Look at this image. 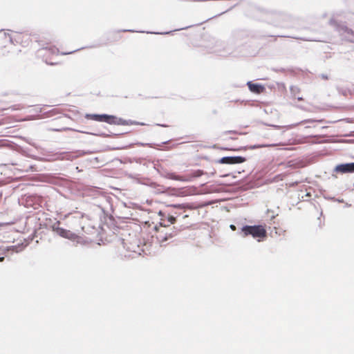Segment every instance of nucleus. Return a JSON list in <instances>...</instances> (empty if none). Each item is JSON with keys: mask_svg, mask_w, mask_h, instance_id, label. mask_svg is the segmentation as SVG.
I'll use <instances>...</instances> for the list:
<instances>
[{"mask_svg": "<svg viewBox=\"0 0 354 354\" xmlns=\"http://www.w3.org/2000/svg\"><path fill=\"white\" fill-rule=\"evenodd\" d=\"M58 51L55 46H46L39 48L37 51V55L41 57L47 64L54 65L55 63L50 62V60L53 56L57 55Z\"/></svg>", "mask_w": 354, "mask_h": 354, "instance_id": "3", "label": "nucleus"}, {"mask_svg": "<svg viewBox=\"0 0 354 354\" xmlns=\"http://www.w3.org/2000/svg\"><path fill=\"white\" fill-rule=\"evenodd\" d=\"M274 71L276 72H284L286 71L285 68H274L273 69Z\"/></svg>", "mask_w": 354, "mask_h": 354, "instance_id": "29", "label": "nucleus"}, {"mask_svg": "<svg viewBox=\"0 0 354 354\" xmlns=\"http://www.w3.org/2000/svg\"><path fill=\"white\" fill-rule=\"evenodd\" d=\"M321 142H318V141H313V142H311L312 144H317V143H320Z\"/></svg>", "mask_w": 354, "mask_h": 354, "instance_id": "40", "label": "nucleus"}, {"mask_svg": "<svg viewBox=\"0 0 354 354\" xmlns=\"http://www.w3.org/2000/svg\"><path fill=\"white\" fill-rule=\"evenodd\" d=\"M224 134H227V133H234V134H236V131H226L223 133Z\"/></svg>", "mask_w": 354, "mask_h": 354, "instance_id": "32", "label": "nucleus"}, {"mask_svg": "<svg viewBox=\"0 0 354 354\" xmlns=\"http://www.w3.org/2000/svg\"><path fill=\"white\" fill-rule=\"evenodd\" d=\"M56 156L55 159H59V160H70L71 158L72 155L69 153L64 152L60 153H56L55 154Z\"/></svg>", "mask_w": 354, "mask_h": 354, "instance_id": "18", "label": "nucleus"}, {"mask_svg": "<svg viewBox=\"0 0 354 354\" xmlns=\"http://www.w3.org/2000/svg\"><path fill=\"white\" fill-rule=\"evenodd\" d=\"M230 229H231L232 230H233V231L236 230V226H235L234 225H232H232H230Z\"/></svg>", "mask_w": 354, "mask_h": 354, "instance_id": "33", "label": "nucleus"}, {"mask_svg": "<svg viewBox=\"0 0 354 354\" xmlns=\"http://www.w3.org/2000/svg\"><path fill=\"white\" fill-rule=\"evenodd\" d=\"M246 158L241 156H225L217 160V162L220 164L235 165L244 162Z\"/></svg>", "mask_w": 354, "mask_h": 354, "instance_id": "6", "label": "nucleus"}, {"mask_svg": "<svg viewBox=\"0 0 354 354\" xmlns=\"http://www.w3.org/2000/svg\"><path fill=\"white\" fill-rule=\"evenodd\" d=\"M297 124H292V125H288V126H279V125H274V124H270V126L277 129H281L282 128H286L287 129H291L293 127L296 126Z\"/></svg>", "mask_w": 354, "mask_h": 354, "instance_id": "23", "label": "nucleus"}, {"mask_svg": "<svg viewBox=\"0 0 354 354\" xmlns=\"http://www.w3.org/2000/svg\"><path fill=\"white\" fill-rule=\"evenodd\" d=\"M205 174V172L201 169L192 170L184 176H181L180 181L183 182H190L192 181L194 178H198Z\"/></svg>", "mask_w": 354, "mask_h": 354, "instance_id": "8", "label": "nucleus"}, {"mask_svg": "<svg viewBox=\"0 0 354 354\" xmlns=\"http://www.w3.org/2000/svg\"><path fill=\"white\" fill-rule=\"evenodd\" d=\"M168 230H169V233L175 234V236L176 235L177 233H176V231L174 230V228H169Z\"/></svg>", "mask_w": 354, "mask_h": 354, "instance_id": "31", "label": "nucleus"}, {"mask_svg": "<svg viewBox=\"0 0 354 354\" xmlns=\"http://www.w3.org/2000/svg\"><path fill=\"white\" fill-rule=\"evenodd\" d=\"M27 142L32 145V147H35L36 149H39V146L37 145H36V143L33 142H31V141H29V140H27Z\"/></svg>", "mask_w": 354, "mask_h": 354, "instance_id": "28", "label": "nucleus"}, {"mask_svg": "<svg viewBox=\"0 0 354 354\" xmlns=\"http://www.w3.org/2000/svg\"><path fill=\"white\" fill-rule=\"evenodd\" d=\"M157 126H160V127H167V124H156Z\"/></svg>", "mask_w": 354, "mask_h": 354, "instance_id": "36", "label": "nucleus"}, {"mask_svg": "<svg viewBox=\"0 0 354 354\" xmlns=\"http://www.w3.org/2000/svg\"><path fill=\"white\" fill-rule=\"evenodd\" d=\"M171 206L174 207V208L180 209H183L185 208V205H184V204H176V205H171Z\"/></svg>", "mask_w": 354, "mask_h": 354, "instance_id": "26", "label": "nucleus"}, {"mask_svg": "<svg viewBox=\"0 0 354 354\" xmlns=\"http://www.w3.org/2000/svg\"><path fill=\"white\" fill-rule=\"evenodd\" d=\"M22 153L24 154L26 153V151L25 150H23L22 151Z\"/></svg>", "mask_w": 354, "mask_h": 354, "instance_id": "43", "label": "nucleus"}, {"mask_svg": "<svg viewBox=\"0 0 354 354\" xmlns=\"http://www.w3.org/2000/svg\"><path fill=\"white\" fill-rule=\"evenodd\" d=\"M329 24L339 33L342 39L354 43V31L346 26V22L332 18L329 21Z\"/></svg>", "mask_w": 354, "mask_h": 354, "instance_id": "1", "label": "nucleus"}, {"mask_svg": "<svg viewBox=\"0 0 354 354\" xmlns=\"http://www.w3.org/2000/svg\"><path fill=\"white\" fill-rule=\"evenodd\" d=\"M4 259L3 257H0V262L3 261Z\"/></svg>", "mask_w": 354, "mask_h": 354, "instance_id": "41", "label": "nucleus"}, {"mask_svg": "<svg viewBox=\"0 0 354 354\" xmlns=\"http://www.w3.org/2000/svg\"><path fill=\"white\" fill-rule=\"evenodd\" d=\"M159 174L162 177L167 179H171L179 181H180L181 180V176L176 175L174 173L169 172L166 170L159 171Z\"/></svg>", "mask_w": 354, "mask_h": 354, "instance_id": "13", "label": "nucleus"}, {"mask_svg": "<svg viewBox=\"0 0 354 354\" xmlns=\"http://www.w3.org/2000/svg\"><path fill=\"white\" fill-rule=\"evenodd\" d=\"M239 234L243 237L252 236L254 239H258L259 241L267 236L266 230L262 225H243Z\"/></svg>", "mask_w": 354, "mask_h": 354, "instance_id": "2", "label": "nucleus"}, {"mask_svg": "<svg viewBox=\"0 0 354 354\" xmlns=\"http://www.w3.org/2000/svg\"><path fill=\"white\" fill-rule=\"evenodd\" d=\"M23 249V246H20V245H12L10 246L8 250H12L13 252H19L20 251H21Z\"/></svg>", "mask_w": 354, "mask_h": 354, "instance_id": "22", "label": "nucleus"}, {"mask_svg": "<svg viewBox=\"0 0 354 354\" xmlns=\"http://www.w3.org/2000/svg\"><path fill=\"white\" fill-rule=\"evenodd\" d=\"M4 146V141L0 140V147Z\"/></svg>", "mask_w": 354, "mask_h": 354, "instance_id": "37", "label": "nucleus"}, {"mask_svg": "<svg viewBox=\"0 0 354 354\" xmlns=\"http://www.w3.org/2000/svg\"><path fill=\"white\" fill-rule=\"evenodd\" d=\"M319 77H320L321 78L324 79V80H328V75H327L326 74H324V73L321 74V75H319Z\"/></svg>", "mask_w": 354, "mask_h": 354, "instance_id": "30", "label": "nucleus"}, {"mask_svg": "<svg viewBox=\"0 0 354 354\" xmlns=\"http://www.w3.org/2000/svg\"><path fill=\"white\" fill-rule=\"evenodd\" d=\"M322 122V120H315L313 119H308V120H304L301 121L299 124L313 123V122Z\"/></svg>", "mask_w": 354, "mask_h": 354, "instance_id": "24", "label": "nucleus"}, {"mask_svg": "<svg viewBox=\"0 0 354 354\" xmlns=\"http://www.w3.org/2000/svg\"><path fill=\"white\" fill-rule=\"evenodd\" d=\"M25 108V106L22 104H14L10 107H8L7 109H10L12 111H19Z\"/></svg>", "mask_w": 354, "mask_h": 354, "instance_id": "21", "label": "nucleus"}, {"mask_svg": "<svg viewBox=\"0 0 354 354\" xmlns=\"http://www.w3.org/2000/svg\"><path fill=\"white\" fill-rule=\"evenodd\" d=\"M277 145H268V144H261V145H253L246 147V149H256L259 148H263V147H273L276 146Z\"/></svg>", "mask_w": 354, "mask_h": 354, "instance_id": "19", "label": "nucleus"}, {"mask_svg": "<svg viewBox=\"0 0 354 354\" xmlns=\"http://www.w3.org/2000/svg\"><path fill=\"white\" fill-rule=\"evenodd\" d=\"M158 214L159 215L162 216V218H161V221L160 222V225L161 227H164L169 226V225L166 224V221L167 223H169L170 224H173L176 222V216L179 215L178 214H177V212H174V215H170L169 214L166 215L162 211H160Z\"/></svg>", "mask_w": 354, "mask_h": 354, "instance_id": "7", "label": "nucleus"}, {"mask_svg": "<svg viewBox=\"0 0 354 354\" xmlns=\"http://www.w3.org/2000/svg\"><path fill=\"white\" fill-rule=\"evenodd\" d=\"M105 113L103 114H91L86 113L85 118L88 120H93L97 122H104Z\"/></svg>", "mask_w": 354, "mask_h": 354, "instance_id": "15", "label": "nucleus"}, {"mask_svg": "<svg viewBox=\"0 0 354 354\" xmlns=\"http://www.w3.org/2000/svg\"><path fill=\"white\" fill-rule=\"evenodd\" d=\"M8 223H0V227H3V226H5L6 225H8Z\"/></svg>", "mask_w": 354, "mask_h": 354, "instance_id": "38", "label": "nucleus"}, {"mask_svg": "<svg viewBox=\"0 0 354 354\" xmlns=\"http://www.w3.org/2000/svg\"><path fill=\"white\" fill-rule=\"evenodd\" d=\"M310 138H319V137H321V136H319V135H315V136H310Z\"/></svg>", "mask_w": 354, "mask_h": 354, "instance_id": "39", "label": "nucleus"}, {"mask_svg": "<svg viewBox=\"0 0 354 354\" xmlns=\"http://www.w3.org/2000/svg\"><path fill=\"white\" fill-rule=\"evenodd\" d=\"M91 195L93 196L94 198H104V196L102 194V191L98 188H95L92 189Z\"/></svg>", "mask_w": 354, "mask_h": 354, "instance_id": "20", "label": "nucleus"}, {"mask_svg": "<svg viewBox=\"0 0 354 354\" xmlns=\"http://www.w3.org/2000/svg\"><path fill=\"white\" fill-rule=\"evenodd\" d=\"M155 229L158 231V234L156 236V239L161 245V246L166 245V242L175 236V234L169 233V230H167V227H165V229H163L161 231H160L158 229L157 226L155 227Z\"/></svg>", "mask_w": 354, "mask_h": 354, "instance_id": "5", "label": "nucleus"}, {"mask_svg": "<svg viewBox=\"0 0 354 354\" xmlns=\"http://www.w3.org/2000/svg\"><path fill=\"white\" fill-rule=\"evenodd\" d=\"M291 95L297 99L299 101L303 100L301 97H297V93H299V88L296 86H291L290 88Z\"/></svg>", "mask_w": 354, "mask_h": 354, "instance_id": "17", "label": "nucleus"}, {"mask_svg": "<svg viewBox=\"0 0 354 354\" xmlns=\"http://www.w3.org/2000/svg\"><path fill=\"white\" fill-rule=\"evenodd\" d=\"M203 23V22H199V23L196 24V25L199 26V25L202 24Z\"/></svg>", "mask_w": 354, "mask_h": 354, "instance_id": "42", "label": "nucleus"}, {"mask_svg": "<svg viewBox=\"0 0 354 354\" xmlns=\"http://www.w3.org/2000/svg\"><path fill=\"white\" fill-rule=\"evenodd\" d=\"M75 51H76V50H73V51H71V52H68V53H62V54H63V55L71 54V53H74V52H75Z\"/></svg>", "mask_w": 354, "mask_h": 354, "instance_id": "35", "label": "nucleus"}, {"mask_svg": "<svg viewBox=\"0 0 354 354\" xmlns=\"http://www.w3.org/2000/svg\"><path fill=\"white\" fill-rule=\"evenodd\" d=\"M140 32H146L147 34H160V35H167L171 33L172 31L165 32H145V31H139Z\"/></svg>", "mask_w": 354, "mask_h": 354, "instance_id": "25", "label": "nucleus"}, {"mask_svg": "<svg viewBox=\"0 0 354 354\" xmlns=\"http://www.w3.org/2000/svg\"><path fill=\"white\" fill-rule=\"evenodd\" d=\"M3 35L6 39L8 38V41L12 44H20L22 41V35L19 32H13L12 34L4 32Z\"/></svg>", "mask_w": 354, "mask_h": 354, "instance_id": "10", "label": "nucleus"}, {"mask_svg": "<svg viewBox=\"0 0 354 354\" xmlns=\"http://www.w3.org/2000/svg\"><path fill=\"white\" fill-rule=\"evenodd\" d=\"M247 85L248 86L249 90L251 92L257 94L261 93L265 89L263 85L260 84L253 83L251 81L248 82Z\"/></svg>", "mask_w": 354, "mask_h": 354, "instance_id": "11", "label": "nucleus"}, {"mask_svg": "<svg viewBox=\"0 0 354 354\" xmlns=\"http://www.w3.org/2000/svg\"><path fill=\"white\" fill-rule=\"evenodd\" d=\"M59 221H57L55 223H54L52 226L53 230L58 235H59L62 237L74 240L78 236L73 232H72L70 230H67L66 229H64L62 227H59Z\"/></svg>", "mask_w": 354, "mask_h": 354, "instance_id": "4", "label": "nucleus"}, {"mask_svg": "<svg viewBox=\"0 0 354 354\" xmlns=\"http://www.w3.org/2000/svg\"><path fill=\"white\" fill-rule=\"evenodd\" d=\"M194 25H189V26H185V27H183V28H178V29H176L174 31H176V30H187L191 27H193Z\"/></svg>", "mask_w": 354, "mask_h": 354, "instance_id": "27", "label": "nucleus"}, {"mask_svg": "<svg viewBox=\"0 0 354 354\" xmlns=\"http://www.w3.org/2000/svg\"><path fill=\"white\" fill-rule=\"evenodd\" d=\"M123 32H135L133 30H122Z\"/></svg>", "mask_w": 354, "mask_h": 354, "instance_id": "34", "label": "nucleus"}, {"mask_svg": "<svg viewBox=\"0 0 354 354\" xmlns=\"http://www.w3.org/2000/svg\"><path fill=\"white\" fill-rule=\"evenodd\" d=\"M117 120V116L113 115H108L105 113L104 122H106L109 124H115L116 125V121Z\"/></svg>", "mask_w": 354, "mask_h": 354, "instance_id": "16", "label": "nucleus"}, {"mask_svg": "<svg viewBox=\"0 0 354 354\" xmlns=\"http://www.w3.org/2000/svg\"><path fill=\"white\" fill-rule=\"evenodd\" d=\"M150 187L153 189L156 194H162L166 192L169 188H166L163 185H159L156 183L152 182L150 183Z\"/></svg>", "mask_w": 354, "mask_h": 354, "instance_id": "14", "label": "nucleus"}, {"mask_svg": "<svg viewBox=\"0 0 354 354\" xmlns=\"http://www.w3.org/2000/svg\"><path fill=\"white\" fill-rule=\"evenodd\" d=\"M92 134H93V135H94V136H96V135H97V133H92Z\"/></svg>", "mask_w": 354, "mask_h": 354, "instance_id": "44", "label": "nucleus"}, {"mask_svg": "<svg viewBox=\"0 0 354 354\" xmlns=\"http://www.w3.org/2000/svg\"><path fill=\"white\" fill-rule=\"evenodd\" d=\"M334 171L342 174L353 173L354 172V162H348L337 165Z\"/></svg>", "mask_w": 354, "mask_h": 354, "instance_id": "9", "label": "nucleus"}, {"mask_svg": "<svg viewBox=\"0 0 354 354\" xmlns=\"http://www.w3.org/2000/svg\"><path fill=\"white\" fill-rule=\"evenodd\" d=\"M116 125H145L143 122H139L132 120H124L117 117Z\"/></svg>", "mask_w": 354, "mask_h": 354, "instance_id": "12", "label": "nucleus"}]
</instances>
